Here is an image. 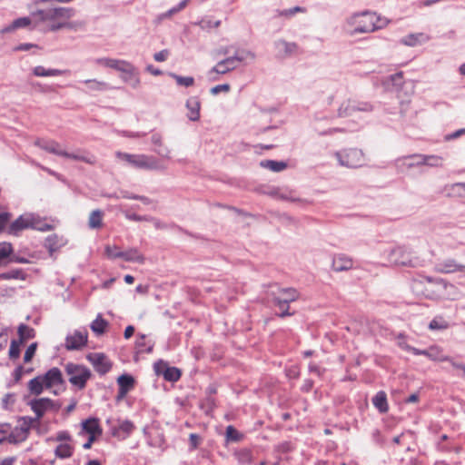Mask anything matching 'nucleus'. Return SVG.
<instances>
[{"label":"nucleus","instance_id":"1","mask_svg":"<svg viewBox=\"0 0 465 465\" xmlns=\"http://www.w3.org/2000/svg\"><path fill=\"white\" fill-rule=\"evenodd\" d=\"M74 10L70 7H50L33 12L34 28L44 33L56 32L61 29L76 30L81 23L71 22Z\"/></svg>","mask_w":465,"mask_h":465},{"label":"nucleus","instance_id":"2","mask_svg":"<svg viewBox=\"0 0 465 465\" xmlns=\"http://www.w3.org/2000/svg\"><path fill=\"white\" fill-rule=\"evenodd\" d=\"M390 20L376 12L363 10L350 14L343 21L342 28L351 36L370 34L385 28Z\"/></svg>","mask_w":465,"mask_h":465},{"label":"nucleus","instance_id":"3","mask_svg":"<svg viewBox=\"0 0 465 465\" xmlns=\"http://www.w3.org/2000/svg\"><path fill=\"white\" fill-rule=\"evenodd\" d=\"M35 145L37 147L58 156H63L68 159L81 161L87 163H94V158L92 155H89L81 150H77L73 153H68L65 151L60 143H58L54 140L51 139H36L35 141Z\"/></svg>","mask_w":465,"mask_h":465},{"label":"nucleus","instance_id":"4","mask_svg":"<svg viewBox=\"0 0 465 465\" xmlns=\"http://www.w3.org/2000/svg\"><path fill=\"white\" fill-rule=\"evenodd\" d=\"M117 158L125 162L130 166L136 169L148 171H163L166 166L156 157L147 154H131L127 153H116Z\"/></svg>","mask_w":465,"mask_h":465},{"label":"nucleus","instance_id":"5","mask_svg":"<svg viewBox=\"0 0 465 465\" xmlns=\"http://www.w3.org/2000/svg\"><path fill=\"white\" fill-rule=\"evenodd\" d=\"M29 228L46 232L51 230L52 227L39 215L32 213H26L20 215L11 223L9 227V232L12 234H17L20 231Z\"/></svg>","mask_w":465,"mask_h":465},{"label":"nucleus","instance_id":"6","mask_svg":"<svg viewBox=\"0 0 465 465\" xmlns=\"http://www.w3.org/2000/svg\"><path fill=\"white\" fill-rule=\"evenodd\" d=\"M372 110V104L366 101L347 98L337 102L338 117H350L357 113H371Z\"/></svg>","mask_w":465,"mask_h":465},{"label":"nucleus","instance_id":"7","mask_svg":"<svg viewBox=\"0 0 465 465\" xmlns=\"http://www.w3.org/2000/svg\"><path fill=\"white\" fill-rule=\"evenodd\" d=\"M339 165L346 168H358L364 164L365 157L361 150L346 148L333 153Z\"/></svg>","mask_w":465,"mask_h":465},{"label":"nucleus","instance_id":"8","mask_svg":"<svg viewBox=\"0 0 465 465\" xmlns=\"http://www.w3.org/2000/svg\"><path fill=\"white\" fill-rule=\"evenodd\" d=\"M64 370L69 382L80 390L85 387L88 380L91 378L90 370L81 364L69 362L64 366Z\"/></svg>","mask_w":465,"mask_h":465},{"label":"nucleus","instance_id":"9","mask_svg":"<svg viewBox=\"0 0 465 465\" xmlns=\"http://www.w3.org/2000/svg\"><path fill=\"white\" fill-rule=\"evenodd\" d=\"M36 423L33 417L25 416L20 418L19 425L16 426L7 436V442L16 444L26 440L31 428Z\"/></svg>","mask_w":465,"mask_h":465},{"label":"nucleus","instance_id":"10","mask_svg":"<svg viewBox=\"0 0 465 465\" xmlns=\"http://www.w3.org/2000/svg\"><path fill=\"white\" fill-rule=\"evenodd\" d=\"M117 71L120 72L121 79L124 83L136 89L141 84L140 74L138 69L130 62L122 60Z\"/></svg>","mask_w":465,"mask_h":465},{"label":"nucleus","instance_id":"11","mask_svg":"<svg viewBox=\"0 0 465 465\" xmlns=\"http://www.w3.org/2000/svg\"><path fill=\"white\" fill-rule=\"evenodd\" d=\"M387 260L390 263L399 266L414 267L417 259L412 258L411 253L403 247H395L387 253Z\"/></svg>","mask_w":465,"mask_h":465},{"label":"nucleus","instance_id":"12","mask_svg":"<svg viewBox=\"0 0 465 465\" xmlns=\"http://www.w3.org/2000/svg\"><path fill=\"white\" fill-rule=\"evenodd\" d=\"M28 405L35 413V417H33V420L35 422H38L46 411L51 410L57 411L60 408V404L56 403L49 398H39L32 400L28 402Z\"/></svg>","mask_w":465,"mask_h":465},{"label":"nucleus","instance_id":"13","mask_svg":"<svg viewBox=\"0 0 465 465\" xmlns=\"http://www.w3.org/2000/svg\"><path fill=\"white\" fill-rule=\"evenodd\" d=\"M297 298L298 292L292 288L281 289L277 293H275L274 302L282 311L280 313L281 317L290 315L288 312L289 303L295 301Z\"/></svg>","mask_w":465,"mask_h":465},{"label":"nucleus","instance_id":"14","mask_svg":"<svg viewBox=\"0 0 465 465\" xmlns=\"http://www.w3.org/2000/svg\"><path fill=\"white\" fill-rule=\"evenodd\" d=\"M87 340V330L85 328L77 329L66 335L64 347L68 351H78L86 345Z\"/></svg>","mask_w":465,"mask_h":465},{"label":"nucleus","instance_id":"15","mask_svg":"<svg viewBox=\"0 0 465 465\" xmlns=\"http://www.w3.org/2000/svg\"><path fill=\"white\" fill-rule=\"evenodd\" d=\"M275 57L287 59L298 53L299 46L295 42H289L283 38H278L272 43Z\"/></svg>","mask_w":465,"mask_h":465},{"label":"nucleus","instance_id":"16","mask_svg":"<svg viewBox=\"0 0 465 465\" xmlns=\"http://www.w3.org/2000/svg\"><path fill=\"white\" fill-rule=\"evenodd\" d=\"M425 279L427 282L435 284L437 291L439 292L438 296L440 298L452 301L458 299L459 292L454 284L439 278L433 279L431 277H426Z\"/></svg>","mask_w":465,"mask_h":465},{"label":"nucleus","instance_id":"17","mask_svg":"<svg viewBox=\"0 0 465 465\" xmlns=\"http://www.w3.org/2000/svg\"><path fill=\"white\" fill-rule=\"evenodd\" d=\"M237 67L235 60L232 56H229L218 62L211 70H209L207 76L211 81H216V74H225Z\"/></svg>","mask_w":465,"mask_h":465},{"label":"nucleus","instance_id":"18","mask_svg":"<svg viewBox=\"0 0 465 465\" xmlns=\"http://www.w3.org/2000/svg\"><path fill=\"white\" fill-rule=\"evenodd\" d=\"M41 377L44 379L46 390L63 387L64 385L63 373L60 369L56 367L51 368L45 374H42Z\"/></svg>","mask_w":465,"mask_h":465},{"label":"nucleus","instance_id":"19","mask_svg":"<svg viewBox=\"0 0 465 465\" xmlns=\"http://www.w3.org/2000/svg\"><path fill=\"white\" fill-rule=\"evenodd\" d=\"M87 360L94 366V370L102 375L107 373L112 368L111 361L103 353H90L87 355Z\"/></svg>","mask_w":465,"mask_h":465},{"label":"nucleus","instance_id":"20","mask_svg":"<svg viewBox=\"0 0 465 465\" xmlns=\"http://www.w3.org/2000/svg\"><path fill=\"white\" fill-rule=\"evenodd\" d=\"M430 40V36L425 33H411L402 36L400 39V44L409 47H416L426 44Z\"/></svg>","mask_w":465,"mask_h":465},{"label":"nucleus","instance_id":"21","mask_svg":"<svg viewBox=\"0 0 465 465\" xmlns=\"http://www.w3.org/2000/svg\"><path fill=\"white\" fill-rule=\"evenodd\" d=\"M435 270L440 273H454L465 272V265L457 262L454 259L449 258L436 264Z\"/></svg>","mask_w":465,"mask_h":465},{"label":"nucleus","instance_id":"22","mask_svg":"<svg viewBox=\"0 0 465 465\" xmlns=\"http://www.w3.org/2000/svg\"><path fill=\"white\" fill-rule=\"evenodd\" d=\"M408 350L414 355H424L431 361H442L447 359V356L442 354L441 349L437 346H431L427 350H420L414 347H409Z\"/></svg>","mask_w":465,"mask_h":465},{"label":"nucleus","instance_id":"23","mask_svg":"<svg viewBox=\"0 0 465 465\" xmlns=\"http://www.w3.org/2000/svg\"><path fill=\"white\" fill-rule=\"evenodd\" d=\"M82 430L79 435L88 434V436H101L103 430L99 424V420L96 418H89L82 421Z\"/></svg>","mask_w":465,"mask_h":465},{"label":"nucleus","instance_id":"24","mask_svg":"<svg viewBox=\"0 0 465 465\" xmlns=\"http://www.w3.org/2000/svg\"><path fill=\"white\" fill-rule=\"evenodd\" d=\"M134 428V424L129 420H119L118 426L111 427V433L114 437L124 440L131 435Z\"/></svg>","mask_w":465,"mask_h":465},{"label":"nucleus","instance_id":"25","mask_svg":"<svg viewBox=\"0 0 465 465\" xmlns=\"http://www.w3.org/2000/svg\"><path fill=\"white\" fill-rule=\"evenodd\" d=\"M34 25V17L33 13L30 15L29 17H20L15 20H14L10 25H5L0 29V34H9L12 32H15L17 29L20 28H25L29 25Z\"/></svg>","mask_w":465,"mask_h":465},{"label":"nucleus","instance_id":"26","mask_svg":"<svg viewBox=\"0 0 465 465\" xmlns=\"http://www.w3.org/2000/svg\"><path fill=\"white\" fill-rule=\"evenodd\" d=\"M420 154H412L399 158L396 160V166L399 171L404 172L406 170L422 166L421 161L419 158Z\"/></svg>","mask_w":465,"mask_h":465},{"label":"nucleus","instance_id":"27","mask_svg":"<svg viewBox=\"0 0 465 465\" xmlns=\"http://www.w3.org/2000/svg\"><path fill=\"white\" fill-rule=\"evenodd\" d=\"M118 383V399H123L134 388V379L129 374H123L117 379Z\"/></svg>","mask_w":465,"mask_h":465},{"label":"nucleus","instance_id":"28","mask_svg":"<svg viewBox=\"0 0 465 465\" xmlns=\"http://www.w3.org/2000/svg\"><path fill=\"white\" fill-rule=\"evenodd\" d=\"M352 260L345 254L335 255L332 259V269L335 272H343L351 269Z\"/></svg>","mask_w":465,"mask_h":465},{"label":"nucleus","instance_id":"29","mask_svg":"<svg viewBox=\"0 0 465 465\" xmlns=\"http://www.w3.org/2000/svg\"><path fill=\"white\" fill-rule=\"evenodd\" d=\"M186 108L188 110L187 117L191 121H198L200 119L201 103L198 97L193 96L186 101Z\"/></svg>","mask_w":465,"mask_h":465},{"label":"nucleus","instance_id":"30","mask_svg":"<svg viewBox=\"0 0 465 465\" xmlns=\"http://www.w3.org/2000/svg\"><path fill=\"white\" fill-rule=\"evenodd\" d=\"M69 73L68 70H61L54 68H45L42 65H37L33 68V74L38 77L59 76Z\"/></svg>","mask_w":465,"mask_h":465},{"label":"nucleus","instance_id":"31","mask_svg":"<svg viewBox=\"0 0 465 465\" xmlns=\"http://www.w3.org/2000/svg\"><path fill=\"white\" fill-rule=\"evenodd\" d=\"M27 387L30 393L35 396L40 395L45 390H46L44 379L41 375L31 379L28 381Z\"/></svg>","mask_w":465,"mask_h":465},{"label":"nucleus","instance_id":"32","mask_svg":"<svg viewBox=\"0 0 465 465\" xmlns=\"http://www.w3.org/2000/svg\"><path fill=\"white\" fill-rule=\"evenodd\" d=\"M107 327L108 322L105 321L101 314H98L90 324L92 331L97 336L104 334Z\"/></svg>","mask_w":465,"mask_h":465},{"label":"nucleus","instance_id":"33","mask_svg":"<svg viewBox=\"0 0 465 465\" xmlns=\"http://www.w3.org/2000/svg\"><path fill=\"white\" fill-rule=\"evenodd\" d=\"M123 260L125 262H138V263H143L144 257L143 254L136 249V248H131L128 249L122 253Z\"/></svg>","mask_w":465,"mask_h":465},{"label":"nucleus","instance_id":"34","mask_svg":"<svg viewBox=\"0 0 465 465\" xmlns=\"http://www.w3.org/2000/svg\"><path fill=\"white\" fill-rule=\"evenodd\" d=\"M232 57L235 60V64L238 65L240 63L253 61L255 59V54L250 50L239 49L235 51Z\"/></svg>","mask_w":465,"mask_h":465},{"label":"nucleus","instance_id":"35","mask_svg":"<svg viewBox=\"0 0 465 465\" xmlns=\"http://www.w3.org/2000/svg\"><path fill=\"white\" fill-rule=\"evenodd\" d=\"M17 332L20 343H24L27 340L33 339L35 336V331L24 323L18 326Z\"/></svg>","mask_w":465,"mask_h":465},{"label":"nucleus","instance_id":"36","mask_svg":"<svg viewBox=\"0 0 465 465\" xmlns=\"http://www.w3.org/2000/svg\"><path fill=\"white\" fill-rule=\"evenodd\" d=\"M403 83V74L401 72L391 74L384 82L387 88L398 90Z\"/></svg>","mask_w":465,"mask_h":465},{"label":"nucleus","instance_id":"37","mask_svg":"<svg viewBox=\"0 0 465 465\" xmlns=\"http://www.w3.org/2000/svg\"><path fill=\"white\" fill-rule=\"evenodd\" d=\"M83 83L87 85L90 91L104 92L110 89L107 83L96 79H87L83 81Z\"/></svg>","mask_w":465,"mask_h":465},{"label":"nucleus","instance_id":"38","mask_svg":"<svg viewBox=\"0 0 465 465\" xmlns=\"http://www.w3.org/2000/svg\"><path fill=\"white\" fill-rule=\"evenodd\" d=\"M103 216L104 213L100 210L93 211L88 219V225L91 229H99L103 224Z\"/></svg>","mask_w":465,"mask_h":465},{"label":"nucleus","instance_id":"39","mask_svg":"<svg viewBox=\"0 0 465 465\" xmlns=\"http://www.w3.org/2000/svg\"><path fill=\"white\" fill-rule=\"evenodd\" d=\"M260 165L272 172H282L287 167V163L282 161L265 160L260 163Z\"/></svg>","mask_w":465,"mask_h":465},{"label":"nucleus","instance_id":"40","mask_svg":"<svg viewBox=\"0 0 465 465\" xmlns=\"http://www.w3.org/2000/svg\"><path fill=\"white\" fill-rule=\"evenodd\" d=\"M418 159L421 161L422 165L430 167H439L442 165V158L438 155L420 154Z\"/></svg>","mask_w":465,"mask_h":465},{"label":"nucleus","instance_id":"41","mask_svg":"<svg viewBox=\"0 0 465 465\" xmlns=\"http://www.w3.org/2000/svg\"><path fill=\"white\" fill-rule=\"evenodd\" d=\"M372 403L373 405L381 411L385 412L388 410V404H387V396L386 393L383 391H379L373 398H372Z\"/></svg>","mask_w":465,"mask_h":465},{"label":"nucleus","instance_id":"42","mask_svg":"<svg viewBox=\"0 0 465 465\" xmlns=\"http://www.w3.org/2000/svg\"><path fill=\"white\" fill-rule=\"evenodd\" d=\"M234 456L241 464H251L253 460L252 450L249 449H241L234 452Z\"/></svg>","mask_w":465,"mask_h":465},{"label":"nucleus","instance_id":"43","mask_svg":"<svg viewBox=\"0 0 465 465\" xmlns=\"http://www.w3.org/2000/svg\"><path fill=\"white\" fill-rule=\"evenodd\" d=\"M122 59H114L110 57H100L94 60V63L98 65H102L107 68H112L117 71Z\"/></svg>","mask_w":465,"mask_h":465},{"label":"nucleus","instance_id":"44","mask_svg":"<svg viewBox=\"0 0 465 465\" xmlns=\"http://www.w3.org/2000/svg\"><path fill=\"white\" fill-rule=\"evenodd\" d=\"M448 193L453 196L465 197V183H456L446 187Z\"/></svg>","mask_w":465,"mask_h":465},{"label":"nucleus","instance_id":"45","mask_svg":"<svg viewBox=\"0 0 465 465\" xmlns=\"http://www.w3.org/2000/svg\"><path fill=\"white\" fill-rule=\"evenodd\" d=\"M169 75L173 78L180 86L190 87L194 84V78L192 76H182L174 73H170Z\"/></svg>","mask_w":465,"mask_h":465},{"label":"nucleus","instance_id":"46","mask_svg":"<svg viewBox=\"0 0 465 465\" xmlns=\"http://www.w3.org/2000/svg\"><path fill=\"white\" fill-rule=\"evenodd\" d=\"M163 375L168 381H177L181 377V371L175 367H167L163 372Z\"/></svg>","mask_w":465,"mask_h":465},{"label":"nucleus","instance_id":"47","mask_svg":"<svg viewBox=\"0 0 465 465\" xmlns=\"http://www.w3.org/2000/svg\"><path fill=\"white\" fill-rule=\"evenodd\" d=\"M54 452H55L56 457L61 458V459H66V458H69L72 456L73 449L69 444L64 443V444L58 445L56 447Z\"/></svg>","mask_w":465,"mask_h":465},{"label":"nucleus","instance_id":"48","mask_svg":"<svg viewBox=\"0 0 465 465\" xmlns=\"http://www.w3.org/2000/svg\"><path fill=\"white\" fill-rule=\"evenodd\" d=\"M13 252L12 245L8 242H0V266L5 263Z\"/></svg>","mask_w":465,"mask_h":465},{"label":"nucleus","instance_id":"49","mask_svg":"<svg viewBox=\"0 0 465 465\" xmlns=\"http://www.w3.org/2000/svg\"><path fill=\"white\" fill-rule=\"evenodd\" d=\"M448 327V322L440 316L435 317L429 324L430 330L433 331L445 330Z\"/></svg>","mask_w":465,"mask_h":465},{"label":"nucleus","instance_id":"50","mask_svg":"<svg viewBox=\"0 0 465 465\" xmlns=\"http://www.w3.org/2000/svg\"><path fill=\"white\" fill-rule=\"evenodd\" d=\"M0 279H3V280H10V279L24 280L25 273L21 269H15V270H12L10 272L1 273Z\"/></svg>","mask_w":465,"mask_h":465},{"label":"nucleus","instance_id":"51","mask_svg":"<svg viewBox=\"0 0 465 465\" xmlns=\"http://www.w3.org/2000/svg\"><path fill=\"white\" fill-rule=\"evenodd\" d=\"M306 12H307L306 7L297 5V6H293L292 8H288V9H284V10L281 11L280 15L285 16V17H292L298 13L305 14Z\"/></svg>","mask_w":465,"mask_h":465},{"label":"nucleus","instance_id":"52","mask_svg":"<svg viewBox=\"0 0 465 465\" xmlns=\"http://www.w3.org/2000/svg\"><path fill=\"white\" fill-rule=\"evenodd\" d=\"M105 255L109 259L121 258L123 251H121L116 245H106L104 248Z\"/></svg>","mask_w":465,"mask_h":465},{"label":"nucleus","instance_id":"53","mask_svg":"<svg viewBox=\"0 0 465 465\" xmlns=\"http://www.w3.org/2000/svg\"><path fill=\"white\" fill-rule=\"evenodd\" d=\"M20 343L19 341L13 340L9 348V357L10 359H17L20 355Z\"/></svg>","mask_w":465,"mask_h":465},{"label":"nucleus","instance_id":"54","mask_svg":"<svg viewBox=\"0 0 465 465\" xmlns=\"http://www.w3.org/2000/svg\"><path fill=\"white\" fill-rule=\"evenodd\" d=\"M202 30L209 32L213 29V19L209 16L203 17L200 21L195 23Z\"/></svg>","mask_w":465,"mask_h":465},{"label":"nucleus","instance_id":"55","mask_svg":"<svg viewBox=\"0 0 465 465\" xmlns=\"http://www.w3.org/2000/svg\"><path fill=\"white\" fill-rule=\"evenodd\" d=\"M275 196L279 199H282V200H286V201H291V202H301L302 200H300L299 198L297 197H294L292 195V192H289V191H277L275 193Z\"/></svg>","mask_w":465,"mask_h":465},{"label":"nucleus","instance_id":"56","mask_svg":"<svg viewBox=\"0 0 465 465\" xmlns=\"http://www.w3.org/2000/svg\"><path fill=\"white\" fill-rule=\"evenodd\" d=\"M190 0H183L176 6L169 9L165 14L163 15V17H170L173 15L182 11L186 7Z\"/></svg>","mask_w":465,"mask_h":465},{"label":"nucleus","instance_id":"57","mask_svg":"<svg viewBox=\"0 0 465 465\" xmlns=\"http://www.w3.org/2000/svg\"><path fill=\"white\" fill-rule=\"evenodd\" d=\"M226 438L227 440L238 441L242 439V435L232 426L226 428Z\"/></svg>","mask_w":465,"mask_h":465},{"label":"nucleus","instance_id":"58","mask_svg":"<svg viewBox=\"0 0 465 465\" xmlns=\"http://www.w3.org/2000/svg\"><path fill=\"white\" fill-rule=\"evenodd\" d=\"M136 346L140 349L141 351L151 352L152 349H153V345H149L147 348H145L146 342H145V335L144 334L138 335V338L136 341Z\"/></svg>","mask_w":465,"mask_h":465},{"label":"nucleus","instance_id":"59","mask_svg":"<svg viewBox=\"0 0 465 465\" xmlns=\"http://www.w3.org/2000/svg\"><path fill=\"white\" fill-rule=\"evenodd\" d=\"M11 426L8 423H0V444L7 441Z\"/></svg>","mask_w":465,"mask_h":465},{"label":"nucleus","instance_id":"60","mask_svg":"<svg viewBox=\"0 0 465 465\" xmlns=\"http://www.w3.org/2000/svg\"><path fill=\"white\" fill-rule=\"evenodd\" d=\"M36 348H37V343H35V342L30 344L27 347V349L25 352V355H24L25 362H29L32 360V358L34 357V355L35 353Z\"/></svg>","mask_w":465,"mask_h":465},{"label":"nucleus","instance_id":"61","mask_svg":"<svg viewBox=\"0 0 465 465\" xmlns=\"http://www.w3.org/2000/svg\"><path fill=\"white\" fill-rule=\"evenodd\" d=\"M8 342V330L7 328L0 327V351H2Z\"/></svg>","mask_w":465,"mask_h":465},{"label":"nucleus","instance_id":"62","mask_svg":"<svg viewBox=\"0 0 465 465\" xmlns=\"http://www.w3.org/2000/svg\"><path fill=\"white\" fill-rule=\"evenodd\" d=\"M230 91V85L228 84H218L211 88L210 92L213 95H217L218 94L224 92L228 93Z\"/></svg>","mask_w":465,"mask_h":465},{"label":"nucleus","instance_id":"63","mask_svg":"<svg viewBox=\"0 0 465 465\" xmlns=\"http://www.w3.org/2000/svg\"><path fill=\"white\" fill-rule=\"evenodd\" d=\"M170 55V52L169 50L167 49H163V50H161L160 52H157L153 54V59L156 61V62H164L168 59Z\"/></svg>","mask_w":465,"mask_h":465},{"label":"nucleus","instance_id":"64","mask_svg":"<svg viewBox=\"0 0 465 465\" xmlns=\"http://www.w3.org/2000/svg\"><path fill=\"white\" fill-rule=\"evenodd\" d=\"M443 361H449L450 363V365L454 368V369H457V370H460L462 371V377L465 378V365L463 363H460V362H457L456 361H454L452 358H450L447 356V359H445Z\"/></svg>","mask_w":465,"mask_h":465}]
</instances>
